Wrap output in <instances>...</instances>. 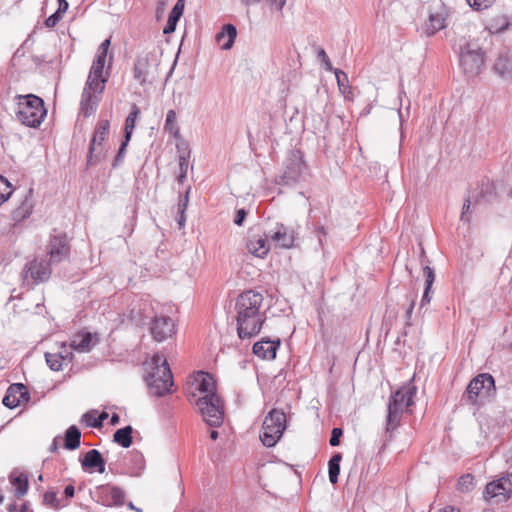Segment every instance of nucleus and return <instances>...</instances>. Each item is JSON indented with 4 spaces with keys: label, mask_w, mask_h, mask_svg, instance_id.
I'll list each match as a JSON object with an SVG mask.
<instances>
[{
    "label": "nucleus",
    "mask_w": 512,
    "mask_h": 512,
    "mask_svg": "<svg viewBox=\"0 0 512 512\" xmlns=\"http://www.w3.org/2000/svg\"><path fill=\"white\" fill-rule=\"evenodd\" d=\"M263 295L254 290L242 292L236 299V327L238 337L242 340L256 336L266 320L261 310Z\"/></svg>",
    "instance_id": "obj_1"
},
{
    "label": "nucleus",
    "mask_w": 512,
    "mask_h": 512,
    "mask_svg": "<svg viewBox=\"0 0 512 512\" xmlns=\"http://www.w3.org/2000/svg\"><path fill=\"white\" fill-rule=\"evenodd\" d=\"M110 43V39H106L100 44L90 68L80 102L81 112L85 117L91 116L96 111L104 92L107 76L103 75V71Z\"/></svg>",
    "instance_id": "obj_2"
},
{
    "label": "nucleus",
    "mask_w": 512,
    "mask_h": 512,
    "mask_svg": "<svg viewBox=\"0 0 512 512\" xmlns=\"http://www.w3.org/2000/svg\"><path fill=\"white\" fill-rule=\"evenodd\" d=\"M110 43V39H106L100 44L90 68L80 102L81 112L85 117L91 116L96 111L104 92L107 76L103 75V71Z\"/></svg>",
    "instance_id": "obj_3"
},
{
    "label": "nucleus",
    "mask_w": 512,
    "mask_h": 512,
    "mask_svg": "<svg viewBox=\"0 0 512 512\" xmlns=\"http://www.w3.org/2000/svg\"><path fill=\"white\" fill-rule=\"evenodd\" d=\"M145 382L149 392L155 396H163L171 392L173 376L166 358L155 354L144 362Z\"/></svg>",
    "instance_id": "obj_4"
},
{
    "label": "nucleus",
    "mask_w": 512,
    "mask_h": 512,
    "mask_svg": "<svg viewBox=\"0 0 512 512\" xmlns=\"http://www.w3.org/2000/svg\"><path fill=\"white\" fill-rule=\"evenodd\" d=\"M15 115L17 120L28 127H38L46 116L43 100L33 94L16 96Z\"/></svg>",
    "instance_id": "obj_5"
},
{
    "label": "nucleus",
    "mask_w": 512,
    "mask_h": 512,
    "mask_svg": "<svg viewBox=\"0 0 512 512\" xmlns=\"http://www.w3.org/2000/svg\"><path fill=\"white\" fill-rule=\"evenodd\" d=\"M415 393V386L405 385L391 395L386 418L387 432H392L399 426L403 413L414 403Z\"/></svg>",
    "instance_id": "obj_6"
},
{
    "label": "nucleus",
    "mask_w": 512,
    "mask_h": 512,
    "mask_svg": "<svg viewBox=\"0 0 512 512\" xmlns=\"http://www.w3.org/2000/svg\"><path fill=\"white\" fill-rule=\"evenodd\" d=\"M495 381L492 375L482 373L473 378L466 391L467 401L472 404H480L490 399L495 393Z\"/></svg>",
    "instance_id": "obj_7"
},
{
    "label": "nucleus",
    "mask_w": 512,
    "mask_h": 512,
    "mask_svg": "<svg viewBox=\"0 0 512 512\" xmlns=\"http://www.w3.org/2000/svg\"><path fill=\"white\" fill-rule=\"evenodd\" d=\"M195 404L208 425L218 427L222 424L224 406L218 395L200 396Z\"/></svg>",
    "instance_id": "obj_8"
},
{
    "label": "nucleus",
    "mask_w": 512,
    "mask_h": 512,
    "mask_svg": "<svg viewBox=\"0 0 512 512\" xmlns=\"http://www.w3.org/2000/svg\"><path fill=\"white\" fill-rule=\"evenodd\" d=\"M110 130V122L107 119L99 120L95 127L93 137L89 145L88 163L94 164L101 161L105 157V149L103 142L108 137Z\"/></svg>",
    "instance_id": "obj_9"
},
{
    "label": "nucleus",
    "mask_w": 512,
    "mask_h": 512,
    "mask_svg": "<svg viewBox=\"0 0 512 512\" xmlns=\"http://www.w3.org/2000/svg\"><path fill=\"white\" fill-rule=\"evenodd\" d=\"M305 170L303 155L298 150H292L285 162L283 175L280 184L288 185L296 182Z\"/></svg>",
    "instance_id": "obj_10"
},
{
    "label": "nucleus",
    "mask_w": 512,
    "mask_h": 512,
    "mask_svg": "<svg viewBox=\"0 0 512 512\" xmlns=\"http://www.w3.org/2000/svg\"><path fill=\"white\" fill-rule=\"evenodd\" d=\"M512 495V473H507L499 479L486 485L485 499H496L497 502L504 501Z\"/></svg>",
    "instance_id": "obj_11"
},
{
    "label": "nucleus",
    "mask_w": 512,
    "mask_h": 512,
    "mask_svg": "<svg viewBox=\"0 0 512 512\" xmlns=\"http://www.w3.org/2000/svg\"><path fill=\"white\" fill-rule=\"evenodd\" d=\"M460 64L467 76L474 77L480 73L483 67V54L479 49H471L468 45L460 54Z\"/></svg>",
    "instance_id": "obj_12"
},
{
    "label": "nucleus",
    "mask_w": 512,
    "mask_h": 512,
    "mask_svg": "<svg viewBox=\"0 0 512 512\" xmlns=\"http://www.w3.org/2000/svg\"><path fill=\"white\" fill-rule=\"evenodd\" d=\"M51 269L49 263L44 259H34L27 264L23 270V277L28 280L30 277L33 283L47 281L50 277Z\"/></svg>",
    "instance_id": "obj_13"
},
{
    "label": "nucleus",
    "mask_w": 512,
    "mask_h": 512,
    "mask_svg": "<svg viewBox=\"0 0 512 512\" xmlns=\"http://www.w3.org/2000/svg\"><path fill=\"white\" fill-rule=\"evenodd\" d=\"M150 331L155 341L163 342L175 334V324L170 317H155L151 323Z\"/></svg>",
    "instance_id": "obj_14"
},
{
    "label": "nucleus",
    "mask_w": 512,
    "mask_h": 512,
    "mask_svg": "<svg viewBox=\"0 0 512 512\" xmlns=\"http://www.w3.org/2000/svg\"><path fill=\"white\" fill-rule=\"evenodd\" d=\"M97 493L103 505L122 506L125 500V492L122 488L112 485H102L97 488Z\"/></svg>",
    "instance_id": "obj_15"
},
{
    "label": "nucleus",
    "mask_w": 512,
    "mask_h": 512,
    "mask_svg": "<svg viewBox=\"0 0 512 512\" xmlns=\"http://www.w3.org/2000/svg\"><path fill=\"white\" fill-rule=\"evenodd\" d=\"M48 254L51 263H59L68 256L69 246L66 235H55L50 239Z\"/></svg>",
    "instance_id": "obj_16"
},
{
    "label": "nucleus",
    "mask_w": 512,
    "mask_h": 512,
    "mask_svg": "<svg viewBox=\"0 0 512 512\" xmlns=\"http://www.w3.org/2000/svg\"><path fill=\"white\" fill-rule=\"evenodd\" d=\"M446 12L445 7L441 2L431 6L429 12V19L426 23V33L433 35L445 27Z\"/></svg>",
    "instance_id": "obj_17"
},
{
    "label": "nucleus",
    "mask_w": 512,
    "mask_h": 512,
    "mask_svg": "<svg viewBox=\"0 0 512 512\" xmlns=\"http://www.w3.org/2000/svg\"><path fill=\"white\" fill-rule=\"evenodd\" d=\"M99 342L97 334H92L90 332H80L75 334L70 343V349L75 350L79 353H88L90 352L94 346Z\"/></svg>",
    "instance_id": "obj_18"
},
{
    "label": "nucleus",
    "mask_w": 512,
    "mask_h": 512,
    "mask_svg": "<svg viewBox=\"0 0 512 512\" xmlns=\"http://www.w3.org/2000/svg\"><path fill=\"white\" fill-rule=\"evenodd\" d=\"M23 400H28V392L23 384H12L3 398V404L10 408H16Z\"/></svg>",
    "instance_id": "obj_19"
},
{
    "label": "nucleus",
    "mask_w": 512,
    "mask_h": 512,
    "mask_svg": "<svg viewBox=\"0 0 512 512\" xmlns=\"http://www.w3.org/2000/svg\"><path fill=\"white\" fill-rule=\"evenodd\" d=\"M192 386H194L195 390L202 396L217 395L215 381L209 373L203 371L197 372Z\"/></svg>",
    "instance_id": "obj_20"
},
{
    "label": "nucleus",
    "mask_w": 512,
    "mask_h": 512,
    "mask_svg": "<svg viewBox=\"0 0 512 512\" xmlns=\"http://www.w3.org/2000/svg\"><path fill=\"white\" fill-rule=\"evenodd\" d=\"M271 240L281 248H291L294 244V231L283 224H277L270 235Z\"/></svg>",
    "instance_id": "obj_21"
},
{
    "label": "nucleus",
    "mask_w": 512,
    "mask_h": 512,
    "mask_svg": "<svg viewBox=\"0 0 512 512\" xmlns=\"http://www.w3.org/2000/svg\"><path fill=\"white\" fill-rule=\"evenodd\" d=\"M280 341L261 340L253 345V353L262 359L272 360L276 357Z\"/></svg>",
    "instance_id": "obj_22"
},
{
    "label": "nucleus",
    "mask_w": 512,
    "mask_h": 512,
    "mask_svg": "<svg viewBox=\"0 0 512 512\" xmlns=\"http://www.w3.org/2000/svg\"><path fill=\"white\" fill-rule=\"evenodd\" d=\"M32 189H29L20 205L12 212V219L15 223H19L27 219L34 208Z\"/></svg>",
    "instance_id": "obj_23"
},
{
    "label": "nucleus",
    "mask_w": 512,
    "mask_h": 512,
    "mask_svg": "<svg viewBox=\"0 0 512 512\" xmlns=\"http://www.w3.org/2000/svg\"><path fill=\"white\" fill-rule=\"evenodd\" d=\"M247 250L252 255L263 258L270 250L267 238L262 236L251 237L246 244Z\"/></svg>",
    "instance_id": "obj_24"
},
{
    "label": "nucleus",
    "mask_w": 512,
    "mask_h": 512,
    "mask_svg": "<svg viewBox=\"0 0 512 512\" xmlns=\"http://www.w3.org/2000/svg\"><path fill=\"white\" fill-rule=\"evenodd\" d=\"M237 36L236 27L232 24H226L222 30L216 35V41L223 50L232 48Z\"/></svg>",
    "instance_id": "obj_25"
},
{
    "label": "nucleus",
    "mask_w": 512,
    "mask_h": 512,
    "mask_svg": "<svg viewBox=\"0 0 512 512\" xmlns=\"http://www.w3.org/2000/svg\"><path fill=\"white\" fill-rule=\"evenodd\" d=\"M45 359L51 370L60 371L64 365H68L73 360V354L66 353L65 356H62L61 354L46 352Z\"/></svg>",
    "instance_id": "obj_26"
},
{
    "label": "nucleus",
    "mask_w": 512,
    "mask_h": 512,
    "mask_svg": "<svg viewBox=\"0 0 512 512\" xmlns=\"http://www.w3.org/2000/svg\"><path fill=\"white\" fill-rule=\"evenodd\" d=\"M184 1L185 0H178L175 6L172 8L166 26L163 29L164 34H170L175 31L177 22L183 14Z\"/></svg>",
    "instance_id": "obj_27"
},
{
    "label": "nucleus",
    "mask_w": 512,
    "mask_h": 512,
    "mask_svg": "<svg viewBox=\"0 0 512 512\" xmlns=\"http://www.w3.org/2000/svg\"><path fill=\"white\" fill-rule=\"evenodd\" d=\"M282 434V432L276 431V428H272L269 424L263 422L260 439L264 446L273 447L279 441Z\"/></svg>",
    "instance_id": "obj_28"
},
{
    "label": "nucleus",
    "mask_w": 512,
    "mask_h": 512,
    "mask_svg": "<svg viewBox=\"0 0 512 512\" xmlns=\"http://www.w3.org/2000/svg\"><path fill=\"white\" fill-rule=\"evenodd\" d=\"M264 422L269 424L272 428H276V431L283 433L286 428L285 413L281 410L273 409L265 417Z\"/></svg>",
    "instance_id": "obj_29"
},
{
    "label": "nucleus",
    "mask_w": 512,
    "mask_h": 512,
    "mask_svg": "<svg viewBox=\"0 0 512 512\" xmlns=\"http://www.w3.org/2000/svg\"><path fill=\"white\" fill-rule=\"evenodd\" d=\"M495 72L503 79L512 78V64L507 55H500L494 64Z\"/></svg>",
    "instance_id": "obj_30"
},
{
    "label": "nucleus",
    "mask_w": 512,
    "mask_h": 512,
    "mask_svg": "<svg viewBox=\"0 0 512 512\" xmlns=\"http://www.w3.org/2000/svg\"><path fill=\"white\" fill-rule=\"evenodd\" d=\"M424 274H425V290L420 302V308L424 307L425 305H428L431 301V287L435 280V273L432 268L429 266L424 267Z\"/></svg>",
    "instance_id": "obj_31"
},
{
    "label": "nucleus",
    "mask_w": 512,
    "mask_h": 512,
    "mask_svg": "<svg viewBox=\"0 0 512 512\" xmlns=\"http://www.w3.org/2000/svg\"><path fill=\"white\" fill-rule=\"evenodd\" d=\"M150 63L147 57L138 58L134 66V78L143 85L149 74Z\"/></svg>",
    "instance_id": "obj_32"
},
{
    "label": "nucleus",
    "mask_w": 512,
    "mask_h": 512,
    "mask_svg": "<svg viewBox=\"0 0 512 512\" xmlns=\"http://www.w3.org/2000/svg\"><path fill=\"white\" fill-rule=\"evenodd\" d=\"M81 432L80 430L72 425L65 433V448L68 450H75L80 446Z\"/></svg>",
    "instance_id": "obj_33"
},
{
    "label": "nucleus",
    "mask_w": 512,
    "mask_h": 512,
    "mask_svg": "<svg viewBox=\"0 0 512 512\" xmlns=\"http://www.w3.org/2000/svg\"><path fill=\"white\" fill-rule=\"evenodd\" d=\"M132 432L131 426L120 428L114 433L113 440L123 448H128L132 444Z\"/></svg>",
    "instance_id": "obj_34"
},
{
    "label": "nucleus",
    "mask_w": 512,
    "mask_h": 512,
    "mask_svg": "<svg viewBox=\"0 0 512 512\" xmlns=\"http://www.w3.org/2000/svg\"><path fill=\"white\" fill-rule=\"evenodd\" d=\"M341 460L342 455L340 453H336L331 457V459L328 462L329 480L332 484H336L338 482Z\"/></svg>",
    "instance_id": "obj_35"
},
{
    "label": "nucleus",
    "mask_w": 512,
    "mask_h": 512,
    "mask_svg": "<svg viewBox=\"0 0 512 512\" xmlns=\"http://www.w3.org/2000/svg\"><path fill=\"white\" fill-rule=\"evenodd\" d=\"M164 129L173 135L174 138L178 139L180 137V129L177 124V114L174 110H169L167 112Z\"/></svg>",
    "instance_id": "obj_36"
},
{
    "label": "nucleus",
    "mask_w": 512,
    "mask_h": 512,
    "mask_svg": "<svg viewBox=\"0 0 512 512\" xmlns=\"http://www.w3.org/2000/svg\"><path fill=\"white\" fill-rule=\"evenodd\" d=\"M139 114H140V109L136 105H133L131 112L129 113V115L127 116V118L125 120V129H124L125 136L124 137L126 138L127 141H130V139H131L132 132L135 128L136 119L139 116Z\"/></svg>",
    "instance_id": "obj_37"
},
{
    "label": "nucleus",
    "mask_w": 512,
    "mask_h": 512,
    "mask_svg": "<svg viewBox=\"0 0 512 512\" xmlns=\"http://www.w3.org/2000/svg\"><path fill=\"white\" fill-rule=\"evenodd\" d=\"M12 485L15 487V494L17 497H22L27 493L28 489V481L27 477L24 475L11 476L10 477Z\"/></svg>",
    "instance_id": "obj_38"
},
{
    "label": "nucleus",
    "mask_w": 512,
    "mask_h": 512,
    "mask_svg": "<svg viewBox=\"0 0 512 512\" xmlns=\"http://www.w3.org/2000/svg\"><path fill=\"white\" fill-rule=\"evenodd\" d=\"M101 462V453L96 449H92L85 454V457L82 460V466L86 468H95L98 464H101Z\"/></svg>",
    "instance_id": "obj_39"
},
{
    "label": "nucleus",
    "mask_w": 512,
    "mask_h": 512,
    "mask_svg": "<svg viewBox=\"0 0 512 512\" xmlns=\"http://www.w3.org/2000/svg\"><path fill=\"white\" fill-rule=\"evenodd\" d=\"M43 502L45 505L54 509L64 507L68 504V502L61 503V501L57 497V493L54 491H47L43 496Z\"/></svg>",
    "instance_id": "obj_40"
},
{
    "label": "nucleus",
    "mask_w": 512,
    "mask_h": 512,
    "mask_svg": "<svg viewBox=\"0 0 512 512\" xmlns=\"http://www.w3.org/2000/svg\"><path fill=\"white\" fill-rule=\"evenodd\" d=\"M475 486L474 477L471 474H466L460 477L457 488L461 492H469Z\"/></svg>",
    "instance_id": "obj_41"
},
{
    "label": "nucleus",
    "mask_w": 512,
    "mask_h": 512,
    "mask_svg": "<svg viewBox=\"0 0 512 512\" xmlns=\"http://www.w3.org/2000/svg\"><path fill=\"white\" fill-rule=\"evenodd\" d=\"M12 194L11 185L8 180L0 176V205L6 202Z\"/></svg>",
    "instance_id": "obj_42"
},
{
    "label": "nucleus",
    "mask_w": 512,
    "mask_h": 512,
    "mask_svg": "<svg viewBox=\"0 0 512 512\" xmlns=\"http://www.w3.org/2000/svg\"><path fill=\"white\" fill-rule=\"evenodd\" d=\"M474 10L481 11L492 6L495 0H466Z\"/></svg>",
    "instance_id": "obj_43"
},
{
    "label": "nucleus",
    "mask_w": 512,
    "mask_h": 512,
    "mask_svg": "<svg viewBox=\"0 0 512 512\" xmlns=\"http://www.w3.org/2000/svg\"><path fill=\"white\" fill-rule=\"evenodd\" d=\"M317 57L322 62L325 70L330 71V72L334 70L332 63L324 49L320 48L318 50Z\"/></svg>",
    "instance_id": "obj_44"
},
{
    "label": "nucleus",
    "mask_w": 512,
    "mask_h": 512,
    "mask_svg": "<svg viewBox=\"0 0 512 512\" xmlns=\"http://www.w3.org/2000/svg\"><path fill=\"white\" fill-rule=\"evenodd\" d=\"M333 72L336 76L337 84L339 86L340 91H342L344 93L345 88H346L345 82L348 81V77H347L346 73L339 69H334Z\"/></svg>",
    "instance_id": "obj_45"
},
{
    "label": "nucleus",
    "mask_w": 512,
    "mask_h": 512,
    "mask_svg": "<svg viewBox=\"0 0 512 512\" xmlns=\"http://www.w3.org/2000/svg\"><path fill=\"white\" fill-rule=\"evenodd\" d=\"M189 162L186 157L181 156L179 158V167H180V175L178 177L179 181L182 182L183 178L186 177L188 171Z\"/></svg>",
    "instance_id": "obj_46"
},
{
    "label": "nucleus",
    "mask_w": 512,
    "mask_h": 512,
    "mask_svg": "<svg viewBox=\"0 0 512 512\" xmlns=\"http://www.w3.org/2000/svg\"><path fill=\"white\" fill-rule=\"evenodd\" d=\"M343 434V431L341 428H333L332 432H331V437H330V440H329V443L331 446L335 447V446H338L339 443H340V437L342 436Z\"/></svg>",
    "instance_id": "obj_47"
},
{
    "label": "nucleus",
    "mask_w": 512,
    "mask_h": 512,
    "mask_svg": "<svg viewBox=\"0 0 512 512\" xmlns=\"http://www.w3.org/2000/svg\"><path fill=\"white\" fill-rule=\"evenodd\" d=\"M62 17L63 15L56 11L45 20V25L49 28H53L62 19Z\"/></svg>",
    "instance_id": "obj_48"
},
{
    "label": "nucleus",
    "mask_w": 512,
    "mask_h": 512,
    "mask_svg": "<svg viewBox=\"0 0 512 512\" xmlns=\"http://www.w3.org/2000/svg\"><path fill=\"white\" fill-rule=\"evenodd\" d=\"M128 143H129V141H127L126 138L124 137V141L122 142V144L119 148L118 154L115 157L114 166L118 165L123 160L125 150H126Z\"/></svg>",
    "instance_id": "obj_49"
},
{
    "label": "nucleus",
    "mask_w": 512,
    "mask_h": 512,
    "mask_svg": "<svg viewBox=\"0 0 512 512\" xmlns=\"http://www.w3.org/2000/svg\"><path fill=\"white\" fill-rule=\"evenodd\" d=\"M286 1L287 0H266L268 5L277 11H281L283 9Z\"/></svg>",
    "instance_id": "obj_50"
},
{
    "label": "nucleus",
    "mask_w": 512,
    "mask_h": 512,
    "mask_svg": "<svg viewBox=\"0 0 512 512\" xmlns=\"http://www.w3.org/2000/svg\"><path fill=\"white\" fill-rule=\"evenodd\" d=\"M246 211L244 209H239L236 212V217L234 219V223L238 226H241L246 218Z\"/></svg>",
    "instance_id": "obj_51"
},
{
    "label": "nucleus",
    "mask_w": 512,
    "mask_h": 512,
    "mask_svg": "<svg viewBox=\"0 0 512 512\" xmlns=\"http://www.w3.org/2000/svg\"><path fill=\"white\" fill-rule=\"evenodd\" d=\"M470 209V200H466L462 207L461 220L465 222H469L470 218L468 216V211Z\"/></svg>",
    "instance_id": "obj_52"
},
{
    "label": "nucleus",
    "mask_w": 512,
    "mask_h": 512,
    "mask_svg": "<svg viewBox=\"0 0 512 512\" xmlns=\"http://www.w3.org/2000/svg\"><path fill=\"white\" fill-rule=\"evenodd\" d=\"M108 417L107 413L103 412L97 419L94 418L92 422H89V424L93 427H98L102 425V422L104 419Z\"/></svg>",
    "instance_id": "obj_53"
},
{
    "label": "nucleus",
    "mask_w": 512,
    "mask_h": 512,
    "mask_svg": "<svg viewBox=\"0 0 512 512\" xmlns=\"http://www.w3.org/2000/svg\"><path fill=\"white\" fill-rule=\"evenodd\" d=\"M58 2V10L61 15H64V13L67 11L69 4L66 0H57Z\"/></svg>",
    "instance_id": "obj_54"
},
{
    "label": "nucleus",
    "mask_w": 512,
    "mask_h": 512,
    "mask_svg": "<svg viewBox=\"0 0 512 512\" xmlns=\"http://www.w3.org/2000/svg\"><path fill=\"white\" fill-rule=\"evenodd\" d=\"M188 201H189V199H188V192H187L186 195L183 197V199L179 203L180 214L185 213V210L187 209V206H188Z\"/></svg>",
    "instance_id": "obj_55"
},
{
    "label": "nucleus",
    "mask_w": 512,
    "mask_h": 512,
    "mask_svg": "<svg viewBox=\"0 0 512 512\" xmlns=\"http://www.w3.org/2000/svg\"><path fill=\"white\" fill-rule=\"evenodd\" d=\"M188 201H189V199H188V192H187L186 195L183 197V199L179 203L180 214L185 213V210L187 209V206H188Z\"/></svg>",
    "instance_id": "obj_56"
},
{
    "label": "nucleus",
    "mask_w": 512,
    "mask_h": 512,
    "mask_svg": "<svg viewBox=\"0 0 512 512\" xmlns=\"http://www.w3.org/2000/svg\"><path fill=\"white\" fill-rule=\"evenodd\" d=\"M75 494V489L73 485H68L64 489V495L66 498H72Z\"/></svg>",
    "instance_id": "obj_57"
},
{
    "label": "nucleus",
    "mask_w": 512,
    "mask_h": 512,
    "mask_svg": "<svg viewBox=\"0 0 512 512\" xmlns=\"http://www.w3.org/2000/svg\"><path fill=\"white\" fill-rule=\"evenodd\" d=\"M57 354H61L62 356H65L66 353L73 354L72 349H70V346L67 347L65 343L61 344L60 351L56 352Z\"/></svg>",
    "instance_id": "obj_58"
},
{
    "label": "nucleus",
    "mask_w": 512,
    "mask_h": 512,
    "mask_svg": "<svg viewBox=\"0 0 512 512\" xmlns=\"http://www.w3.org/2000/svg\"><path fill=\"white\" fill-rule=\"evenodd\" d=\"M437 512H461V511L458 508H455V507H452V506H447V507H444L443 509H441V510H439Z\"/></svg>",
    "instance_id": "obj_59"
},
{
    "label": "nucleus",
    "mask_w": 512,
    "mask_h": 512,
    "mask_svg": "<svg viewBox=\"0 0 512 512\" xmlns=\"http://www.w3.org/2000/svg\"><path fill=\"white\" fill-rule=\"evenodd\" d=\"M95 468L97 469V471L99 473H104V471H105V462H104L103 458H102L101 464H98Z\"/></svg>",
    "instance_id": "obj_60"
},
{
    "label": "nucleus",
    "mask_w": 512,
    "mask_h": 512,
    "mask_svg": "<svg viewBox=\"0 0 512 512\" xmlns=\"http://www.w3.org/2000/svg\"><path fill=\"white\" fill-rule=\"evenodd\" d=\"M414 304H415V300L414 298L411 300V304L409 306V308L407 309L406 311V314H407V317L409 318L412 314V311H413V308H414Z\"/></svg>",
    "instance_id": "obj_61"
},
{
    "label": "nucleus",
    "mask_w": 512,
    "mask_h": 512,
    "mask_svg": "<svg viewBox=\"0 0 512 512\" xmlns=\"http://www.w3.org/2000/svg\"><path fill=\"white\" fill-rule=\"evenodd\" d=\"M178 224L179 227L182 228L185 225V216L184 214H180V217L178 218Z\"/></svg>",
    "instance_id": "obj_62"
},
{
    "label": "nucleus",
    "mask_w": 512,
    "mask_h": 512,
    "mask_svg": "<svg viewBox=\"0 0 512 512\" xmlns=\"http://www.w3.org/2000/svg\"><path fill=\"white\" fill-rule=\"evenodd\" d=\"M163 9H164V2H161V3H159V6L156 10L158 18L161 16Z\"/></svg>",
    "instance_id": "obj_63"
},
{
    "label": "nucleus",
    "mask_w": 512,
    "mask_h": 512,
    "mask_svg": "<svg viewBox=\"0 0 512 512\" xmlns=\"http://www.w3.org/2000/svg\"><path fill=\"white\" fill-rule=\"evenodd\" d=\"M127 507H128L130 510H134V511H136V512H142V510H141L140 508L135 507V506H134V504H133L132 502H129V503L127 504Z\"/></svg>",
    "instance_id": "obj_64"
}]
</instances>
